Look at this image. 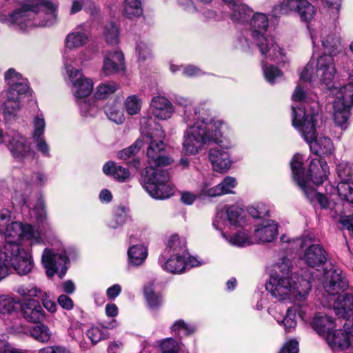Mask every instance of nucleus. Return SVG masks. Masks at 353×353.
Wrapping results in <instances>:
<instances>
[{
  "label": "nucleus",
  "mask_w": 353,
  "mask_h": 353,
  "mask_svg": "<svg viewBox=\"0 0 353 353\" xmlns=\"http://www.w3.org/2000/svg\"><path fill=\"white\" fill-rule=\"evenodd\" d=\"M291 262L285 257L274 266L269 281L265 284L266 290L279 301L290 299V294L306 296L312 289L309 279L293 274Z\"/></svg>",
  "instance_id": "1"
},
{
  "label": "nucleus",
  "mask_w": 353,
  "mask_h": 353,
  "mask_svg": "<svg viewBox=\"0 0 353 353\" xmlns=\"http://www.w3.org/2000/svg\"><path fill=\"white\" fill-rule=\"evenodd\" d=\"M321 119L319 108L310 106L309 109L302 106H292V125L299 130L301 136L309 144L311 152L319 158L333 153V143L327 137H317L316 125Z\"/></svg>",
  "instance_id": "2"
},
{
  "label": "nucleus",
  "mask_w": 353,
  "mask_h": 353,
  "mask_svg": "<svg viewBox=\"0 0 353 353\" xmlns=\"http://www.w3.org/2000/svg\"><path fill=\"white\" fill-rule=\"evenodd\" d=\"M195 114H199L197 122L186 130L183 142V150L185 154H196L203 145L211 142H221L222 123L215 121L214 118L205 112L203 108L195 110Z\"/></svg>",
  "instance_id": "3"
},
{
  "label": "nucleus",
  "mask_w": 353,
  "mask_h": 353,
  "mask_svg": "<svg viewBox=\"0 0 353 353\" xmlns=\"http://www.w3.org/2000/svg\"><path fill=\"white\" fill-rule=\"evenodd\" d=\"M290 165L292 179L299 189L312 187L310 183L322 185L330 173L329 166L323 158L309 157L305 165L303 156L299 153L293 155Z\"/></svg>",
  "instance_id": "4"
},
{
  "label": "nucleus",
  "mask_w": 353,
  "mask_h": 353,
  "mask_svg": "<svg viewBox=\"0 0 353 353\" xmlns=\"http://www.w3.org/2000/svg\"><path fill=\"white\" fill-rule=\"evenodd\" d=\"M141 139L146 146V154L150 167L167 166L173 161L166 155L164 131L162 127L156 123L152 117H143L141 120Z\"/></svg>",
  "instance_id": "5"
},
{
  "label": "nucleus",
  "mask_w": 353,
  "mask_h": 353,
  "mask_svg": "<svg viewBox=\"0 0 353 353\" xmlns=\"http://www.w3.org/2000/svg\"><path fill=\"white\" fill-rule=\"evenodd\" d=\"M335 73V65L330 56L322 57L316 63V74L320 77L323 88L335 96L334 102H339L345 108L351 109L353 105V83L339 88L333 81Z\"/></svg>",
  "instance_id": "6"
},
{
  "label": "nucleus",
  "mask_w": 353,
  "mask_h": 353,
  "mask_svg": "<svg viewBox=\"0 0 353 353\" xmlns=\"http://www.w3.org/2000/svg\"><path fill=\"white\" fill-rule=\"evenodd\" d=\"M169 172L166 170L145 167L141 172V183L143 188L154 199H165L174 193V187L168 184Z\"/></svg>",
  "instance_id": "7"
},
{
  "label": "nucleus",
  "mask_w": 353,
  "mask_h": 353,
  "mask_svg": "<svg viewBox=\"0 0 353 353\" xmlns=\"http://www.w3.org/2000/svg\"><path fill=\"white\" fill-rule=\"evenodd\" d=\"M4 250L3 257L8 258L11 268L19 275H26L32 270L34 266L32 256L19 243L8 241L4 243Z\"/></svg>",
  "instance_id": "8"
},
{
  "label": "nucleus",
  "mask_w": 353,
  "mask_h": 353,
  "mask_svg": "<svg viewBox=\"0 0 353 353\" xmlns=\"http://www.w3.org/2000/svg\"><path fill=\"white\" fill-rule=\"evenodd\" d=\"M42 6L46 10L54 14L56 11V7L50 1L48 0H37L35 3H23L20 6L9 13L6 20L11 24L19 23L20 28H23L26 18L28 17V12L32 11L34 13H38L40 7Z\"/></svg>",
  "instance_id": "9"
},
{
  "label": "nucleus",
  "mask_w": 353,
  "mask_h": 353,
  "mask_svg": "<svg viewBox=\"0 0 353 353\" xmlns=\"http://www.w3.org/2000/svg\"><path fill=\"white\" fill-rule=\"evenodd\" d=\"M281 14H288L291 11L296 12L302 21L308 22L315 14L314 7L308 0H283L274 8Z\"/></svg>",
  "instance_id": "10"
},
{
  "label": "nucleus",
  "mask_w": 353,
  "mask_h": 353,
  "mask_svg": "<svg viewBox=\"0 0 353 353\" xmlns=\"http://www.w3.org/2000/svg\"><path fill=\"white\" fill-rule=\"evenodd\" d=\"M268 26L269 20L265 14L256 13L250 19L252 37L263 55H266L270 50L268 39L265 37Z\"/></svg>",
  "instance_id": "11"
},
{
  "label": "nucleus",
  "mask_w": 353,
  "mask_h": 353,
  "mask_svg": "<svg viewBox=\"0 0 353 353\" xmlns=\"http://www.w3.org/2000/svg\"><path fill=\"white\" fill-rule=\"evenodd\" d=\"M323 285L329 294L335 296L347 289L348 280L345 274L339 268H333L330 270L324 269Z\"/></svg>",
  "instance_id": "12"
},
{
  "label": "nucleus",
  "mask_w": 353,
  "mask_h": 353,
  "mask_svg": "<svg viewBox=\"0 0 353 353\" xmlns=\"http://www.w3.org/2000/svg\"><path fill=\"white\" fill-rule=\"evenodd\" d=\"M68 262L69 258L66 254L54 253L50 249H45L44 253L42 255V263L46 269V274L49 276H52L56 273H58L59 266V276L60 278H62L68 270L66 265Z\"/></svg>",
  "instance_id": "13"
},
{
  "label": "nucleus",
  "mask_w": 353,
  "mask_h": 353,
  "mask_svg": "<svg viewBox=\"0 0 353 353\" xmlns=\"http://www.w3.org/2000/svg\"><path fill=\"white\" fill-rule=\"evenodd\" d=\"M19 312L26 322L31 323H42L46 318V314L39 301L34 299H28L20 301Z\"/></svg>",
  "instance_id": "14"
},
{
  "label": "nucleus",
  "mask_w": 353,
  "mask_h": 353,
  "mask_svg": "<svg viewBox=\"0 0 353 353\" xmlns=\"http://www.w3.org/2000/svg\"><path fill=\"white\" fill-rule=\"evenodd\" d=\"M4 143H7L12 155L16 159L22 160L28 157H33L34 154L30 146L26 143V138L20 134H14L12 136L7 134Z\"/></svg>",
  "instance_id": "15"
},
{
  "label": "nucleus",
  "mask_w": 353,
  "mask_h": 353,
  "mask_svg": "<svg viewBox=\"0 0 353 353\" xmlns=\"http://www.w3.org/2000/svg\"><path fill=\"white\" fill-rule=\"evenodd\" d=\"M303 260L312 268H323L327 261V252L322 245L312 244L305 250Z\"/></svg>",
  "instance_id": "16"
},
{
  "label": "nucleus",
  "mask_w": 353,
  "mask_h": 353,
  "mask_svg": "<svg viewBox=\"0 0 353 353\" xmlns=\"http://www.w3.org/2000/svg\"><path fill=\"white\" fill-rule=\"evenodd\" d=\"M208 157L214 171L216 172H226L232 165L230 154L221 147L211 148L208 152Z\"/></svg>",
  "instance_id": "17"
},
{
  "label": "nucleus",
  "mask_w": 353,
  "mask_h": 353,
  "mask_svg": "<svg viewBox=\"0 0 353 353\" xmlns=\"http://www.w3.org/2000/svg\"><path fill=\"white\" fill-rule=\"evenodd\" d=\"M326 339L334 351H343L353 345L352 337L345 328L332 330L327 334Z\"/></svg>",
  "instance_id": "18"
},
{
  "label": "nucleus",
  "mask_w": 353,
  "mask_h": 353,
  "mask_svg": "<svg viewBox=\"0 0 353 353\" xmlns=\"http://www.w3.org/2000/svg\"><path fill=\"white\" fill-rule=\"evenodd\" d=\"M15 292L24 297H37L41 294V299L43 306L50 312L54 313L57 311V304L49 299L46 293H43L40 288L36 286L20 285Z\"/></svg>",
  "instance_id": "19"
},
{
  "label": "nucleus",
  "mask_w": 353,
  "mask_h": 353,
  "mask_svg": "<svg viewBox=\"0 0 353 353\" xmlns=\"http://www.w3.org/2000/svg\"><path fill=\"white\" fill-rule=\"evenodd\" d=\"M150 108L153 116L159 120L170 118L174 112L172 103L162 96L154 97L152 99Z\"/></svg>",
  "instance_id": "20"
},
{
  "label": "nucleus",
  "mask_w": 353,
  "mask_h": 353,
  "mask_svg": "<svg viewBox=\"0 0 353 353\" xmlns=\"http://www.w3.org/2000/svg\"><path fill=\"white\" fill-rule=\"evenodd\" d=\"M144 148V140L141 139V137L137 139L134 143H133L129 147L124 148L119 151L117 154L118 158L122 160H129L127 162L128 165L130 168H133L137 170L141 164L140 159L139 158L134 157L141 148Z\"/></svg>",
  "instance_id": "21"
},
{
  "label": "nucleus",
  "mask_w": 353,
  "mask_h": 353,
  "mask_svg": "<svg viewBox=\"0 0 353 353\" xmlns=\"http://www.w3.org/2000/svg\"><path fill=\"white\" fill-rule=\"evenodd\" d=\"M333 309L339 319H347L353 314V295L345 293L339 295L334 302Z\"/></svg>",
  "instance_id": "22"
},
{
  "label": "nucleus",
  "mask_w": 353,
  "mask_h": 353,
  "mask_svg": "<svg viewBox=\"0 0 353 353\" xmlns=\"http://www.w3.org/2000/svg\"><path fill=\"white\" fill-rule=\"evenodd\" d=\"M310 325L312 329L322 336H327L336 326L331 316L320 312L314 315Z\"/></svg>",
  "instance_id": "23"
},
{
  "label": "nucleus",
  "mask_w": 353,
  "mask_h": 353,
  "mask_svg": "<svg viewBox=\"0 0 353 353\" xmlns=\"http://www.w3.org/2000/svg\"><path fill=\"white\" fill-rule=\"evenodd\" d=\"M103 173L109 176H112L119 182H124L130 176L128 169L121 165H116L114 161H109L103 166Z\"/></svg>",
  "instance_id": "24"
},
{
  "label": "nucleus",
  "mask_w": 353,
  "mask_h": 353,
  "mask_svg": "<svg viewBox=\"0 0 353 353\" xmlns=\"http://www.w3.org/2000/svg\"><path fill=\"white\" fill-rule=\"evenodd\" d=\"M299 190L303 192L305 198L310 204L317 203L322 209H327L329 208L330 200L328 197L323 193L316 192L314 187Z\"/></svg>",
  "instance_id": "25"
},
{
  "label": "nucleus",
  "mask_w": 353,
  "mask_h": 353,
  "mask_svg": "<svg viewBox=\"0 0 353 353\" xmlns=\"http://www.w3.org/2000/svg\"><path fill=\"white\" fill-rule=\"evenodd\" d=\"M188 263L184 256L172 255L164 263L163 269L172 274H181L184 272Z\"/></svg>",
  "instance_id": "26"
},
{
  "label": "nucleus",
  "mask_w": 353,
  "mask_h": 353,
  "mask_svg": "<svg viewBox=\"0 0 353 353\" xmlns=\"http://www.w3.org/2000/svg\"><path fill=\"white\" fill-rule=\"evenodd\" d=\"M129 263L134 266L141 265L148 256V250L143 245H134L128 250Z\"/></svg>",
  "instance_id": "27"
},
{
  "label": "nucleus",
  "mask_w": 353,
  "mask_h": 353,
  "mask_svg": "<svg viewBox=\"0 0 353 353\" xmlns=\"http://www.w3.org/2000/svg\"><path fill=\"white\" fill-rule=\"evenodd\" d=\"M333 119L335 124L342 129L346 128L347 121L350 115V109L339 102H333Z\"/></svg>",
  "instance_id": "28"
},
{
  "label": "nucleus",
  "mask_w": 353,
  "mask_h": 353,
  "mask_svg": "<svg viewBox=\"0 0 353 353\" xmlns=\"http://www.w3.org/2000/svg\"><path fill=\"white\" fill-rule=\"evenodd\" d=\"M254 235L258 237L261 242H272L277 237V225L274 223H268L261 228H258L254 230Z\"/></svg>",
  "instance_id": "29"
},
{
  "label": "nucleus",
  "mask_w": 353,
  "mask_h": 353,
  "mask_svg": "<svg viewBox=\"0 0 353 353\" xmlns=\"http://www.w3.org/2000/svg\"><path fill=\"white\" fill-rule=\"evenodd\" d=\"M7 99L3 104V113L6 119H14L20 110V100L6 92Z\"/></svg>",
  "instance_id": "30"
},
{
  "label": "nucleus",
  "mask_w": 353,
  "mask_h": 353,
  "mask_svg": "<svg viewBox=\"0 0 353 353\" xmlns=\"http://www.w3.org/2000/svg\"><path fill=\"white\" fill-rule=\"evenodd\" d=\"M8 220L7 219L1 221V224L4 225V230L3 232H4L6 236L5 243L10 241L18 243L17 241H21L20 222L12 221L10 224H8V222L10 221V216H8Z\"/></svg>",
  "instance_id": "31"
},
{
  "label": "nucleus",
  "mask_w": 353,
  "mask_h": 353,
  "mask_svg": "<svg viewBox=\"0 0 353 353\" xmlns=\"http://www.w3.org/2000/svg\"><path fill=\"white\" fill-rule=\"evenodd\" d=\"M19 307H20L19 299L5 295L0 296V314L10 315L18 313Z\"/></svg>",
  "instance_id": "32"
},
{
  "label": "nucleus",
  "mask_w": 353,
  "mask_h": 353,
  "mask_svg": "<svg viewBox=\"0 0 353 353\" xmlns=\"http://www.w3.org/2000/svg\"><path fill=\"white\" fill-rule=\"evenodd\" d=\"M143 294L148 306L152 310H158L163 303V297L161 293L156 292L152 286H145Z\"/></svg>",
  "instance_id": "33"
},
{
  "label": "nucleus",
  "mask_w": 353,
  "mask_h": 353,
  "mask_svg": "<svg viewBox=\"0 0 353 353\" xmlns=\"http://www.w3.org/2000/svg\"><path fill=\"white\" fill-rule=\"evenodd\" d=\"M77 88L75 96L77 98H85L89 96L93 90V81L87 78L79 77L74 82Z\"/></svg>",
  "instance_id": "34"
},
{
  "label": "nucleus",
  "mask_w": 353,
  "mask_h": 353,
  "mask_svg": "<svg viewBox=\"0 0 353 353\" xmlns=\"http://www.w3.org/2000/svg\"><path fill=\"white\" fill-rule=\"evenodd\" d=\"M30 330V336L36 341L41 343H47L51 338V332L49 327L42 323H36Z\"/></svg>",
  "instance_id": "35"
},
{
  "label": "nucleus",
  "mask_w": 353,
  "mask_h": 353,
  "mask_svg": "<svg viewBox=\"0 0 353 353\" xmlns=\"http://www.w3.org/2000/svg\"><path fill=\"white\" fill-rule=\"evenodd\" d=\"M143 14L141 0H125L123 14L128 19L139 17Z\"/></svg>",
  "instance_id": "36"
},
{
  "label": "nucleus",
  "mask_w": 353,
  "mask_h": 353,
  "mask_svg": "<svg viewBox=\"0 0 353 353\" xmlns=\"http://www.w3.org/2000/svg\"><path fill=\"white\" fill-rule=\"evenodd\" d=\"M339 198L349 203H353V181H340L337 185Z\"/></svg>",
  "instance_id": "37"
},
{
  "label": "nucleus",
  "mask_w": 353,
  "mask_h": 353,
  "mask_svg": "<svg viewBox=\"0 0 353 353\" xmlns=\"http://www.w3.org/2000/svg\"><path fill=\"white\" fill-rule=\"evenodd\" d=\"M339 41L338 39L335 38L333 35H328L322 41V46L325 50V52L321 55L317 60V61L324 56H330L334 61L333 56L336 54L338 50V46ZM334 65V63H333Z\"/></svg>",
  "instance_id": "38"
},
{
  "label": "nucleus",
  "mask_w": 353,
  "mask_h": 353,
  "mask_svg": "<svg viewBox=\"0 0 353 353\" xmlns=\"http://www.w3.org/2000/svg\"><path fill=\"white\" fill-rule=\"evenodd\" d=\"M252 10L245 4L234 5L232 19L238 23H244L248 21Z\"/></svg>",
  "instance_id": "39"
},
{
  "label": "nucleus",
  "mask_w": 353,
  "mask_h": 353,
  "mask_svg": "<svg viewBox=\"0 0 353 353\" xmlns=\"http://www.w3.org/2000/svg\"><path fill=\"white\" fill-rule=\"evenodd\" d=\"M168 247L173 252V255L185 256L187 248L185 242H183L178 234H174L168 240Z\"/></svg>",
  "instance_id": "40"
},
{
  "label": "nucleus",
  "mask_w": 353,
  "mask_h": 353,
  "mask_svg": "<svg viewBox=\"0 0 353 353\" xmlns=\"http://www.w3.org/2000/svg\"><path fill=\"white\" fill-rule=\"evenodd\" d=\"M105 39L109 45H116L119 42V28L114 22H109L104 26Z\"/></svg>",
  "instance_id": "41"
},
{
  "label": "nucleus",
  "mask_w": 353,
  "mask_h": 353,
  "mask_svg": "<svg viewBox=\"0 0 353 353\" xmlns=\"http://www.w3.org/2000/svg\"><path fill=\"white\" fill-rule=\"evenodd\" d=\"M65 41L68 48H79L88 43V37L82 32H72L68 34Z\"/></svg>",
  "instance_id": "42"
},
{
  "label": "nucleus",
  "mask_w": 353,
  "mask_h": 353,
  "mask_svg": "<svg viewBox=\"0 0 353 353\" xmlns=\"http://www.w3.org/2000/svg\"><path fill=\"white\" fill-rule=\"evenodd\" d=\"M172 332L175 336H188L192 335L196 332V327L194 326L188 325L183 320L180 319L175 321L172 327Z\"/></svg>",
  "instance_id": "43"
},
{
  "label": "nucleus",
  "mask_w": 353,
  "mask_h": 353,
  "mask_svg": "<svg viewBox=\"0 0 353 353\" xmlns=\"http://www.w3.org/2000/svg\"><path fill=\"white\" fill-rule=\"evenodd\" d=\"M125 208L123 205L117 206L114 210L112 219L109 221V227L116 229L123 225L125 222Z\"/></svg>",
  "instance_id": "44"
},
{
  "label": "nucleus",
  "mask_w": 353,
  "mask_h": 353,
  "mask_svg": "<svg viewBox=\"0 0 353 353\" xmlns=\"http://www.w3.org/2000/svg\"><path fill=\"white\" fill-rule=\"evenodd\" d=\"M118 89V86L115 83H101L97 88L94 92V97L97 99H105L110 94L114 93Z\"/></svg>",
  "instance_id": "45"
},
{
  "label": "nucleus",
  "mask_w": 353,
  "mask_h": 353,
  "mask_svg": "<svg viewBox=\"0 0 353 353\" xmlns=\"http://www.w3.org/2000/svg\"><path fill=\"white\" fill-rule=\"evenodd\" d=\"M243 212V210L236 205L229 206L226 210V214L230 223L234 226H240Z\"/></svg>",
  "instance_id": "46"
},
{
  "label": "nucleus",
  "mask_w": 353,
  "mask_h": 353,
  "mask_svg": "<svg viewBox=\"0 0 353 353\" xmlns=\"http://www.w3.org/2000/svg\"><path fill=\"white\" fill-rule=\"evenodd\" d=\"M296 312L295 310L293 307H289L287 310L286 314L283 319L279 322L280 324H282L284 326V328L286 332H290L292 330H294L296 326Z\"/></svg>",
  "instance_id": "47"
},
{
  "label": "nucleus",
  "mask_w": 353,
  "mask_h": 353,
  "mask_svg": "<svg viewBox=\"0 0 353 353\" xmlns=\"http://www.w3.org/2000/svg\"><path fill=\"white\" fill-rule=\"evenodd\" d=\"M126 112L130 115H134L139 112L141 107L140 99L137 95H131L127 97L125 101Z\"/></svg>",
  "instance_id": "48"
},
{
  "label": "nucleus",
  "mask_w": 353,
  "mask_h": 353,
  "mask_svg": "<svg viewBox=\"0 0 353 353\" xmlns=\"http://www.w3.org/2000/svg\"><path fill=\"white\" fill-rule=\"evenodd\" d=\"M88 336L90 339L92 343L96 344L101 340L109 338V333L98 327H92L87 332Z\"/></svg>",
  "instance_id": "49"
},
{
  "label": "nucleus",
  "mask_w": 353,
  "mask_h": 353,
  "mask_svg": "<svg viewBox=\"0 0 353 353\" xmlns=\"http://www.w3.org/2000/svg\"><path fill=\"white\" fill-rule=\"evenodd\" d=\"M230 242L234 245L243 247L252 243L251 239L243 232H238L230 236Z\"/></svg>",
  "instance_id": "50"
},
{
  "label": "nucleus",
  "mask_w": 353,
  "mask_h": 353,
  "mask_svg": "<svg viewBox=\"0 0 353 353\" xmlns=\"http://www.w3.org/2000/svg\"><path fill=\"white\" fill-rule=\"evenodd\" d=\"M6 252L4 250V245L0 249V281L6 278L11 271V265L9 263V259L8 257H3Z\"/></svg>",
  "instance_id": "51"
},
{
  "label": "nucleus",
  "mask_w": 353,
  "mask_h": 353,
  "mask_svg": "<svg viewBox=\"0 0 353 353\" xmlns=\"http://www.w3.org/2000/svg\"><path fill=\"white\" fill-rule=\"evenodd\" d=\"M160 350L161 353H179V344L174 339L168 338L161 343Z\"/></svg>",
  "instance_id": "52"
},
{
  "label": "nucleus",
  "mask_w": 353,
  "mask_h": 353,
  "mask_svg": "<svg viewBox=\"0 0 353 353\" xmlns=\"http://www.w3.org/2000/svg\"><path fill=\"white\" fill-rule=\"evenodd\" d=\"M29 89L30 87L27 83L19 81L15 85L9 87L6 92L16 97V99H19V96L26 94Z\"/></svg>",
  "instance_id": "53"
},
{
  "label": "nucleus",
  "mask_w": 353,
  "mask_h": 353,
  "mask_svg": "<svg viewBox=\"0 0 353 353\" xmlns=\"http://www.w3.org/2000/svg\"><path fill=\"white\" fill-rule=\"evenodd\" d=\"M264 75L265 79L270 83L273 84L275 83L276 77H281L283 72L277 66L270 65L264 69Z\"/></svg>",
  "instance_id": "54"
},
{
  "label": "nucleus",
  "mask_w": 353,
  "mask_h": 353,
  "mask_svg": "<svg viewBox=\"0 0 353 353\" xmlns=\"http://www.w3.org/2000/svg\"><path fill=\"white\" fill-rule=\"evenodd\" d=\"M4 79L6 83L9 87H11L22 79V75L17 72L15 69L10 68L5 72Z\"/></svg>",
  "instance_id": "55"
},
{
  "label": "nucleus",
  "mask_w": 353,
  "mask_h": 353,
  "mask_svg": "<svg viewBox=\"0 0 353 353\" xmlns=\"http://www.w3.org/2000/svg\"><path fill=\"white\" fill-rule=\"evenodd\" d=\"M103 70L105 75L115 74L119 71V65L110 57H105L103 61Z\"/></svg>",
  "instance_id": "56"
},
{
  "label": "nucleus",
  "mask_w": 353,
  "mask_h": 353,
  "mask_svg": "<svg viewBox=\"0 0 353 353\" xmlns=\"http://www.w3.org/2000/svg\"><path fill=\"white\" fill-rule=\"evenodd\" d=\"M237 184L236 180L235 178L228 176L224 178V179L219 184L224 194L232 193L231 190L232 188H234Z\"/></svg>",
  "instance_id": "57"
},
{
  "label": "nucleus",
  "mask_w": 353,
  "mask_h": 353,
  "mask_svg": "<svg viewBox=\"0 0 353 353\" xmlns=\"http://www.w3.org/2000/svg\"><path fill=\"white\" fill-rule=\"evenodd\" d=\"M34 210H36V217L38 221L43 222L46 219V205L42 199H37Z\"/></svg>",
  "instance_id": "58"
},
{
  "label": "nucleus",
  "mask_w": 353,
  "mask_h": 353,
  "mask_svg": "<svg viewBox=\"0 0 353 353\" xmlns=\"http://www.w3.org/2000/svg\"><path fill=\"white\" fill-rule=\"evenodd\" d=\"M34 231L32 225L20 223V238L21 240L23 238L27 239H32L34 237Z\"/></svg>",
  "instance_id": "59"
},
{
  "label": "nucleus",
  "mask_w": 353,
  "mask_h": 353,
  "mask_svg": "<svg viewBox=\"0 0 353 353\" xmlns=\"http://www.w3.org/2000/svg\"><path fill=\"white\" fill-rule=\"evenodd\" d=\"M57 302L64 310H71L74 307L72 299L66 294H61L58 297Z\"/></svg>",
  "instance_id": "60"
},
{
  "label": "nucleus",
  "mask_w": 353,
  "mask_h": 353,
  "mask_svg": "<svg viewBox=\"0 0 353 353\" xmlns=\"http://www.w3.org/2000/svg\"><path fill=\"white\" fill-rule=\"evenodd\" d=\"M299 343L296 340H290L285 344L279 353H298Z\"/></svg>",
  "instance_id": "61"
},
{
  "label": "nucleus",
  "mask_w": 353,
  "mask_h": 353,
  "mask_svg": "<svg viewBox=\"0 0 353 353\" xmlns=\"http://www.w3.org/2000/svg\"><path fill=\"white\" fill-rule=\"evenodd\" d=\"M0 353H28L26 350L10 347L4 341L0 340Z\"/></svg>",
  "instance_id": "62"
},
{
  "label": "nucleus",
  "mask_w": 353,
  "mask_h": 353,
  "mask_svg": "<svg viewBox=\"0 0 353 353\" xmlns=\"http://www.w3.org/2000/svg\"><path fill=\"white\" fill-rule=\"evenodd\" d=\"M339 221L345 228L353 232V214L349 216H341Z\"/></svg>",
  "instance_id": "63"
},
{
  "label": "nucleus",
  "mask_w": 353,
  "mask_h": 353,
  "mask_svg": "<svg viewBox=\"0 0 353 353\" xmlns=\"http://www.w3.org/2000/svg\"><path fill=\"white\" fill-rule=\"evenodd\" d=\"M39 353H68V350L62 346H48L41 349Z\"/></svg>",
  "instance_id": "64"
}]
</instances>
